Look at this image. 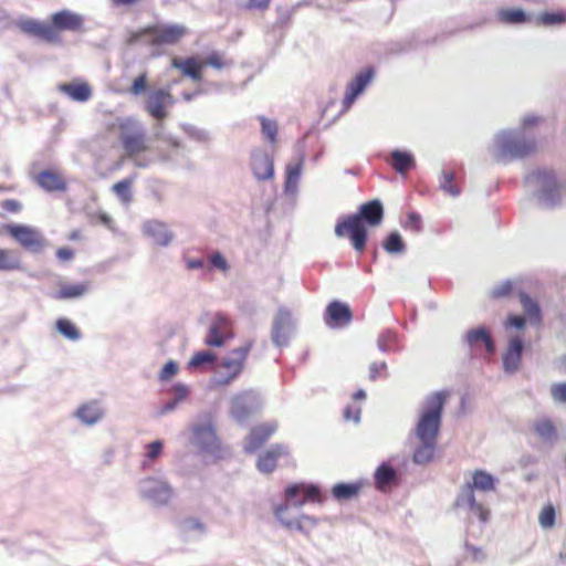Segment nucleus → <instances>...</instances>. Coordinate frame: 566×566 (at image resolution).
<instances>
[{"label": "nucleus", "mask_w": 566, "mask_h": 566, "mask_svg": "<svg viewBox=\"0 0 566 566\" xmlns=\"http://www.w3.org/2000/svg\"><path fill=\"white\" fill-rule=\"evenodd\" d=\"M496 482L497 480L491 473L484 470H475L472 473V481L461 486L454 502L455 506L468 511L476 516L482 524H485L490 518V511L476 501L474 490L482 492L494 491Z\"/></svg>", "instance_id": "20e7f679"}, {"label": "nucleus", "mask_w": 566, "mask_h": 566, "mask_svg": "<svg viewBox=\"0 0 566 566\" xmlns=\"http://www.w3.org/2000/svg\"><path fill=\"white\" fill-rule=\"evenodd\" d=\"M527 192L543 209H556L566 202V179L549 167H536L524 177Z\"/></svg>", "instance_id": "7ed1b4c3"}, {"label": "nucleus", "mask_w": 566, "mask_h": 566, "mask_svg": "<svg viewBox=\"0 0 566 566\" xmlns=\"http://www.w3.org/2000/svg\"><path fill=\"white\" fill-rule=\"evenodd\" d=\"M254 345L253 340H248L244 345L232 349L229 355L221 359L210 379V387L213 389L224 388L235 381L244 370V365L249 353Z\"/></svg>", "instance_id": "0eeeda50"}, {"label": "nucleus", "mask_w": 566, "mask_h": 566, "mask_svg": "<svg viewBox=\"0 0 566 566\" xmlns=\"http://www.w3.org/2000/svg\"><path fill=\"white\" fill-rule=\"evenodd\" d=\"M119 140L129 158H134L147 149L145 128L140 122L134 118H125L119 123Z\"/></svg>", "instance_id": "1a4fd4ad"}, {"label": "nucleus", "mask_w": 566, "mask_h": 566, "mask_svg": "<svg viewBox=\"0 0 566 566\" xmlns=\"http://www.w3.org/2000/svg\"><path fill=\"white\" fill-rule=\"evenodd\" d=\"M524 349L525 344L521 336H514L509 339L507 346L502 354L503 371L506 375H514L518 371Z\"/></svg>", "instance_id": "aec40b11"}, {"label": "nucleus", "mask_w": 566, "mask_h": 566, "mask_svg": "<svg viewBox=\"0 0 566 566\" xmlns=\"http://www.w3.org/2000/svg\"><path fill=\"white\" fill-rule=\"evenodd\" d=\"M446 401L444 391H434L424 398L412 430L418 440L438 441Z\"/></svg>", "instance_id": "39448f33"}, {"label": "nucleus", "mask_w": 566, "mask_h": 566, "mask_svg": "<svg viewBox=\"0 0 566 566\" xmlns=\"http://www.w3.org/2000/svg\"><path fill=\"white\" fill-rule=\"evenodd\" d=\"M526 325L525 317L521 315L510 314L504 323L505 328L513 327L515 329H523Z\"/></svg>", "instance_id": "680f3d73"}, {"label": "nucleus", "mask_w": 566, "mask_h": 566, "mask_svg": "<svg viewBox=\"0 0 566 566\" xmlns=\"http://www.w3.org/2000/svg\"><path fill=\"white\" fill-rule=\"evenodd\" d=\"M439 187L444 193L453 198L461 193L460 187L455 182V174L449 169H443L441 171L439 177Z\"/></svg>", "instance_id": "49530a36"}, {"label": "nucleus", "mask_w": 566, "mask_h": 566, "mask_svg": "<svg viewBox=\"0 0 566 566\" xmlns=\"http://www.w3.org/2000/svg\"><path fill=\"white\" fill-rule=\"evenodd\" d=\"M374 480L376 488L379 491H386L390 489L394 485H397L399 482V476L394 467H391L387 462L380 463L375 473H374Z\"/></svg>", "instance_id": "c756f323"}, {"label": "nucleus", "mask_w": 566, "mask_h": 566, "mask_svg": "<svg viewBox=\"0 0 566 566\" xmlns=\"http://www.w3.org/2000/svg\"><path fill=\"white\" fill-rule=\"evenodd\" d=\"M55 327L56 331L69 340L76 342L82 337L80 329L69 318H57L55 322Z\"/></svg>", "instance_id": "09e8293b"}, {"label": "nucleus", "mask_w": 566, "mask_h": 566, "mask_svg": "<svg viewBox=\"0 0 566 566\" xmlns=\"http://www.w3.org/2000/svg\"><path fill=\"white\" fill-rule=\"evenodd\" d=\"M22 262L17 251L0 248V272L19 271Z\"/></svg>", "instance_id": "79ce46f5"}, {"label": "nucleus", "mask_w": 566, "mask_h": 566, "mask_svg": "<svg viewBox=\"0 0 566 566\" xmlns=\"http://www.w3.org/2000/svg\"><path fill=\"white\" fill-rule=\"evenodd\" d=\"M34 181L45 192H64L67 190V182L64 177L54 170L44 169L40 171L35 177Z\"/></svg>", "instance_id": "393cba45"}, {"label": "nucleus", "mask_w": 566, "mask_h": 566, "mask_svg": "<svg viewBox=\"0 0 566 566\" xmlns=\"http://www.w3.org/2000/svg\"><path fill=\"white\" fill-rule=\"evenodd\" d=\"M217 354L211 350H199L196 352L190 360L188 361V368L196 370L212 366L217 363Z\"/></svg>", "instance_id": "c03bdc74"}, {"label": "nucleus", "mask_w": 566, "mask_h": 566, "mask_svg": "<svg viewBox=\"0 0 566 566\" xmlns=\"http://www.w3.org/2000/svg\"><path fill=\"white\" fill-rule=\"evenodd\" d=\"M556 512L553 505H546L541 511L538 522L543 528L553 527L555 524Z\"/></svg>", "instance_id": "4d7b16f0"}, {"label": "nucleus", "mask_w": 566, "mask_h": 566, "mask_svg": "<svg viewBox=\"0 0 566 566\" xmlns=\"http://www.w3.org/2000/svg\"><path fill=\"white\" fill-rule=\"evenodd\" d=\"M132 185L133 180L129 178H125L113 186V191L124 203H128L132 201Z\"/></svg>", "instance_id": "864d4df0"}, {"label": "nucleus", "mask_w": 566, "mask_h": 566, "mask_svg": "<svg viewBox=\"0 0 566 566\" xmlns=\"http://www.w3.org/2000/svg\"><path fill=\"white\" fill-rule=\"evenodd\" d=\"M146 452L144 454V460L142 461V468L144 470L149 469L151 465V462L157 460L161 454L164 450V442L163 440H154L145 446Z\"/></svg>", "instance_id": "8fccbe9b"}, {"label": "nucleus", "mask_w": 566, "mask_h": 566, "mask_svg": "<svg viewBox=\"0 0 566 566\" xmlns=\"http://www.w3.org/2000/svg\"><path fill=\"white\" fill-rule=\"evenodd\" d=\"M1 208L9 213H19L22 210V203L17 199H6L1 202Z\"/></svg>", "instance_id": "774afa93"}, {"label": "nucleus", "mask_w": 566, "mask_h": 566, "mask_svg": "<svg viewBox=\"0 0 566 566\" xmlns=\"http://www.w3.org/2000/svg\"><path fill=\"white\" fill-rule=\"evenodd\" d=\"M375 78V69L367 66L359 71L346 86L343 99V111H348L355 101L365 92L367 86Z\"/></svg>", "instance_id": "f3484780"}, {"label": "nucleus", "mask_w": 566, "mask_h": 566, "mask_svg": "<svg viewBox=\"0 0 566 566\" xmlns=\"http://www.w3.org/2000/svg\"><path fill=\"white\" fill-rule=\"evenodd\" d=\"M296 321L291 311L280 307L273 318L271 328V340L275 347H286L295 333Z\"/></svg>", "instance_id": "ddd939ff"}, {"label": "nucleus", "mask_w": 566, "mask_h": 566, "mask_svg": "<svg viewBox=\"0 0 566 566\" xmlns=\"http://www.w3.org/2000/svg\"><path fill=\"white\" fill-rule=\"evenodd\" d=\"M202 64L209 65L216 70H221L228 65H231L232 63L223 61L221 54L218 51H212L210 54H208Z\"/></svg>", "instance_id": "13d9d810"}, {"label": "nucleus", "mask_w": 566, "mask_h": 566, "mask_svg": "<svg viewBox=\"0 0 566 566\" xmlns=\"http://www.w3.org/2000/svg\"><path fill=\"white\" fill-rule=\"evenodd\" d=\"M285 501L286 503L280 504L274 510L275 517L280 521L282 525L285 526V523L279 516V511L282 509L284 511L283 517L285 520H297L295 516L290 515V507L293 506L295 509H301L306 502H323V496L321 494V490L315 484H306V483H294L290 484L285 489Z\"/></svg>", "instance_id": "6e6552de"}, {"label": "nucleus", "mask_w": 566, "mask_h": 566, "mask_svg": "<svg viewBox=\"0 0 566 566\" xmlns=\"http://www.w3.org/2000/svg\"><path fill=\"white\" fill-rule=\"evenodd\" d=\"M179 533L185 541H198L206 535L207 527L196 517H186L179 522Z\"/></svg>", "instance_id": "7c9ffc66"}, {"label": "nucleus", "mask_w": 566, "mask_h": 566, "mask_svg": "<svg viewBox=\"0 0 566 566\" xmlns=\"http://www.w3.org/2000/svg\"><path fill=\"white\" fill-rule=\"evenodd\" d=\"M462 342L467 347L473 352L478 350L481 347L484 348L485 353L489 355H494L496 350L495 340L492 336L491 329L485 325H478L472 328H469L462 335Z\"/></svg>", "instance_id": "dca6fc26"}, {"label": "nucleus", "mask_w": 566, "mask_h": 566, "mask_svg": "<svg viewBox=\"0 0 566 566\" xmlns=\"http://www.w3.org/2000/svg\"><path fill=\"white\" fill-rule=\"evenodd\" d=\"M182 130L193 140L207 143L210 140L209 132L191 124H181Z\"/></svg>", "instance_id": "6e6d98bb"}, {"label": "nucleus", "mask_w": 566, "mask_h": 566, "mask_svg": "<svg viewBox=\"0 0 566 566\" xmlns=\"http://www.w3.org/2000/svg\"><path fill=\"white\" fill-rule=\"evenodd\" d=\"M75 415L82 423L93 426L103 418L104 410L98 402L93 401L80 406Z\"/></svg>", "instance_id": "e433bc0d"}, {"label": "nucleus", "mask_w": 566, "mask_h": 566, "mask_svg": "<svg viewBox=\"0 0 566 566\" xmlns=\"http://www.w3.org/2000/svg\"><path fill=\"white\" fill-rule=\"evenodd\" d=\"M518 296L523 311L530 323L534 326H538L543 321L542 308L538 302L524 291H521Z\"/></svg>", "instance_id": "4c0bfd02"}, {"label": "nucleus", "mask_w": 566, "mask_h": 566, "mask_svg": "<svg viewBox=\"0 0 566 566\" xmlns=\"http://www.w3.org/2000/svg\"><path fill=\"white\" fill-rule=\"evenodd\" d=\"M230 403V417L241 426L247 424L250 417L262 408L261 396L253 389L234 394L231 397Z\"/></svg>", "instance_id": "9d476101"}, {"label": "nucleus", "mask_w": 566, "mask_h": 566, "mask_svg": "<svg viewBox=\"0 0 566 566\" xmlns=\"http://www.w3.org/2000/svg\"><path fill=\"white\" fill-rule=\"evenodd\" d=\"M233 337L231 318L222 312L216 313L205 337V344L209 347L220 348Z\"/></svg>", "instance_id": "4468645a"}, {"label": "nucleus", "mask_w": 566, "mask_h": 566, "mask_svg": "<svg viewBox=\"0 0 566 566\" xmlns=\"http://www.w3.org/2000/svg\"><path fill=\"white\" fill-rule=\"evenodd\" d=\"M209 263L212 268L221 271L228 270L229 265L224 256L220 252H214L209 258Z\"/></svg>", "instance_id": "0e129e2a"}, {"label": "nucleus", "mask_w": 566, "mask_h": 566, "mask_svg": "<svg viewBox=\"0 0 566 566\" xmlns=\"http://www.w3.org/2000/svg\"><path fill=\"white\" fill-rule=\"evenodd\" d=\"M276 429L277 423L275 421H270L253 427L245 440L244 451L248 453H254L259 448L263 446L265 441L270 439Z\"/></svg>", "instance_id": "b1692460"}, {"label": "nucleus", "mask_w": 566, "mask_h": 566, "mask_svg": "<svg viewBox=\"0 0 566 566\" xmlns=\"http://www.w3.org/2000/svg\"><path fill=\"white\" fill-rule=\"evenodd\" d=\"M90 290L91 284L88 282L62 284L60 289L52 294V298L57 301L78 300L86 295Z\"/></svg>", "instance_id": "473e14b6"}, {"label": "nucleus", "mask_w": 566, "mask_h": 566, "mask_svg": "<svg viewBox=\"0 0 566 566\" xmlns=\"http://www.w3.org/2000/svg\"><path fill=\"white\" fill-rule=\"evenodd\" d=\"M304 164V155L301 154L295 161H290L285 166V180H284V193L287 196H294L298 190V182L301 179Z\"/></svg>", "instance_id": "cd10ccee"}, {"label": "nucleus", "mask_w": 566, "mask_h": 566, "mask_svg": "<svg viewBox=\"0 0 566 566\" xmlns=\"http://www.w3.org/2000/svg\"><path fill=\"white\" fill-rule=\"evenodd\" d=\"M15 25L25 34L54 43L59 40V34L51 24L41 22L32 18H20L15 21Z\"/></svg>", "instance_id": "6ab92c4d"}, {"label": "nucleus", "mask_w": 566, "mask_h": 566, "mask_svg": "<svg viewBox=\"0 0 566 566\" xmlns=\"http://www.w3.org/2000/svg\"><path fill=\"white\" fill-rule=\"evenodd\" d=\"M382 248L389 254H400L406 251V243L398 231H391L385 238Z\"/></svg>", "instance_id": "de8ad7c7"}, {"label": "nucleus", "mask_w": 566, "mask_h": 566, "mask_svg": "<svg viewBox=\"0 0 566 566\" xmlns=\"http://www.w3.org/2000/svg\"><path fill=\"white\" fill-rule=\"evenodd\" d=\"M534 24L545 27L566 24V10L544 11L535 14Z\"/></svg>", "instance_id": "a19ab883"}, {"label": "nucleus", "mask_w": 566, "mask_h": 566, "mask_svg": "<svg viewBox=\"0 0 566 566\" xmlns=\"http://www.w3.org/2000/svg\"><path fill=\"white\" fill-rule=\"evenodd\" d=\"M7 233L27 252L41 253L46 244L43 233L31 226L10 223L6 226Z\"/></svg>", "instance_id": "9b49d317"}, {"label": "nucleus", "mask_w": 566, "mask_h": 566, "mask_svg": "<svg viewBox=\"0 0 566 566\" xmlns=\"http://www.w3.org/2000/svg\"><path fill=\"white\" fill-rule=\"evenodd\" d=\"M250 168L258 181L271 180L274 177V160L265 148H254L250 155Z\"/></svg>", "instance_id": "a211bd4d"}, {"label": "nucleus", "mask_w": 566, "mask_h": 566, "mask_svg": "<svg viewBox=\"0 0 566 566\" xmlns=\"http://www.w3.org/2000/svg\"><path fill=\"white\" fill-rule=\"evenodd\" d=\"M353 319V313L348 304L338 300L332 301L324 313V322L331 328L344 327Z\"/></svg>", "instance_id": "412c9836"}, {"label": "nucleus", "mask_w": 566, "mask_h": 566, "mask_svg": "<svg viewBox=\"0 0 566 566\" xmlns=\"http://www.w3.org/2000/svg\"><path fill=\"white\" fill-rule=\"evenodd\" d=\"M138 493L142 499L157 506L167 505L175 495L174 488L167 480L155 476L142 479L138 482Z\"/></svg>", "instance_id": "f8f14e48"}, {"label": "nucleus", "mask_w": 566, "mask_h": 566, "mask_svg": "<svg viewBox=\"0 0 566 566\" xmlns=\"http://www.w3.org/2000/svg\"><path fill=\"white\" fill-rule=\"evenodd\" d=\"M147 87V76L146 74H142L137 76L130 87V92L134 95H140L143 92L146 91Z\"/></svg>", "instance_id": "e2e57ef3"}, {"label": "nucleus", "mask_w": 566, "mask_h": 566, "mask_svg": "<svg viewBox=\"0 0 566 566\" xmlns=\"http://www.w3.org/2000/svg\"><path fill=\"white\" fill-rule=\"evenodd\" d=\"M365 484L367 481L364 480L336 483L332 488V496L338 502L352 500L358 495Z\"/></svg>", "instance_id": "72a5a7b5"}, {"label": "nucleus", "mask_w": 566, "mask_h": 566, "mask_svg": "<svg viewBox=\"0 0 566 566\" xmlns=\"http://www.w3.org/2000/svg\"><path fill=\"white\" fill-rule=\"evenodd\" d=\"M286 453V448L283 444H272L265 452L259 455L256 468L262 473H271L276 468V462L280 457Z\"/></svg>", "instance_id": "c85d7f7f"}, {"label": "nucleus", "mask_w": 566, "mask_h": 566, "mask_svg": "<svg viewBox=\"0 0 566 566\" xmlns=\"http://www.w3.org/2000/svg\"><path fill=\"white\" fill-rule=\"evenodd\" d=\"M59 91L67 95L72 101L78 103L87 102L92 97V88L85 82L63 83L59 85Z\"/></svg>", "instance_id": "f704fd0d"}, {"label": "nucleus", "mask_w": 566, "mask_h": 566, "mask_svg": "<svg viewBox=\"0 0 566 566\" xmlns=\"http://www.w3.org/2000/svg\"><path fill=\"white\" fill-rule=\"evenodd\" d=\"M174 104V97L169 91L159 88L149 93L146 101V111L157 120L167 117L166 107Z\"/></svg>", "instance_id": "5701e85b"}, {"label": "nucleus", "mask_w": 566, "mask_h": 566, "mask_svg": "<svg viewBox=\"0 0 566 566\" xmlns=\"http://www.w3.org/2000/svg\"><path fill=\"white\" fill-rule=\"evenodd\" d=\"M402 227L416 234L421 233L423 230L421 216L416 211L408 212L406 220L402 222Z\"/></svg>", "instance_id": "5fc2aeb1"}, {"label": "nucleus", "mask_w": 566, "mask_h": 566, "mask_svg": "<svg viewBox=\"0 0 566 566\" xmlns=\"http://www.w3.org/2000/svg\"><path fill=\"white\" fill-rule=\"evenodd\" d=\"M156 137L165 143L168 147H170L172 150H178L181 146L178 138L174 137L170 134H164V133H157Z\"/></svg>", "instance_id": "69168bd1"}, {"label": "nucleus", "mask_w": 566, "mask_h": 566, "mask_svg": "<svg viewBox=\"0 0 566 566\" xmlns=\"http://www.w3.org/2000/svg\"><path fill=\"white\" fill-rule=\"evenodd\" d=\"M551 394L556 402L566 403V382L554 384Z\"/></svg>", "instance_id": "052dcab7"}, {"label": "nucleus", "mask_w": 566, "mask_h": 566, "mask_svg": "<svg viewBox=\"0 0 566 566\" xmlns=\"http://www.w3.org/2000/svg\"><path fill=\"white\" fill-rule=\"evenodd\" d=\"M377 346L382 353L400 350L398 334L392 329H385L378 336Z\"/></svg>", "instance_id": "a18cd8bd"}, {"label": "nucleus", "mask_w": 566, "mask_h": 566, "mask_svg": "<svg viewBox=\"0 0 566 566\" xmlns=\"http://www.w3.org/2000/svg\"><path fill=\"white\" fill-rule=\"evenodd\" d=\"M419 442L413 450L412 461L418 465H423L433 460L438 441L419 440Z\"/></svg>", "instance_id": "58836bf2"}, {"label": "nucleus", "mask_w": 566, "mask_h": 566, "mask_svg": "<svg viewBox=\"0 0 566 566\" xmlns=\"http://www.w3.org/2000/svg\"><path fill=\"white\" fill-rule=\"evenodd\" d=\"M497 20L507 25H524L534 23L535 14L522 8H502L496 13Z\"/></svg>", "instance_id": "bb28decb"}, {"label": "nucleus", "mask_w": 566, "mask_h": 566, "mask_svg": "<svg viewBox=\"0 0 566 566\" xmlns=\"http://www.w3.org/2000/svg\"><path fill=\"white\" fill-rule=\"evenodd\" d=\"M541 120L542 117L528 114L522 118L520 126L499 130L490 147L493 159L506 165L533 155L536 151L537 142L531 128Z\"/></svg>", "instance_id": "f257e3e1"}, {"label": "nucleus", "mask_w": 566, "mask_h": 566, "mask_svg": "<svg viewBox=\"0 0 566 566\" xmlns=\"http://www.w3.org/2000/svg\"><path fill=\"white\" fill-rule=\"evenodd\" d=\"M143 232L153 239V241L160 247H168L174 240V233L169 230L168 226L159 220H147L143 224Z\"/></svg>", "instance_id": "a878e982"}, {"label": "nucleus", "mask_w": 566, "mask_h": 566, "mask_svg": "<svg viewBox=\"0 0 566 566\" xmlns=\"http://www.w3.org/2000/svg\"><path fill=\"white\" fill-rule=\"evenodd\" d=\"M384 219V206L379 199L359 206L355 213L340 218L335 226V235L348 237L353 249L361 253L368 240V227H377Z\"/></svg>", "instance_id": "f03ea898"}, {"label": "nucleus", "mask_w": 566, "mask_h": 566, "mask_svg": "<svg viewBox=\"0 0 566 566\" xmlns=\"http://www.w3.org/2000/svg\"><path fill=\"white\" fill-rule=\"evenodd\" d=\"M534 432L547 443H554L557 439V431L553 422L547 418L538 419L533 424Z\"/></svg>", "instance_id": "37998d69"}, {"label": "nucleus", "mask_w": 566, "mask_h": 566, "mask_svg": "<svg viewBox=\"0 0 566 566\" xmlns=\"http://www.w3.org/2000/svg\"><path fill=\"white\" fill-rule=\"evenodd\" d=\"M515 287V283L512 280L502 281L490 290L489 296L492 300H502L509 297Z\"/></svg>", "instance_id": "3c124183"}, {"label": "nucleus", "mask_w": 566, "mask_h": 566, "mask_svg": "<svg viewBox=\"0 0 566 566\" xmlns=\"http://www.w3.org/2000/svg\"><path fill=\"white\" fill-rule=\"evenodd\" d=\"M142 33L150 36L153 45H174L187 34V28L184 24H160L148 27Z\"/></svg>", "instance_id": "2eb2a0df"}, {"label": "nucleus", "mask_w": 566, "mask_h": 566, "mask_svg": "<svg viewBox=\"0 0 566 566\" xmlns=\"http://www.w3.org/2000/svg\"><path fill=\"white\" fill-rule=\"evenodd\" d=\"M282 512L284 513V511L281 509L279 511V516L282 518V521L285 523V527L289 530H296L301 533L307 534L317 525L318 522L316 517L305 514L297 517V520H285Z\"/></svg>", "instance_id": "ea45409f"}, {"label": "nucleus", "mask_w": 566, "mask_h": 566, "mask_svg": "<svg viewBox=\"0 0 566 566\" xmlns=\"http://www.w3.org/2000/svg\"><path fill=\"white\" fill-rule=\"evenodd\" d=\"M258 119L261 124V133L263 137L271 144L275 143L277 137V123L263 115H260Z\"/></svg>", "instance_id": "603ef678"}, {"label": "nucleus", "mask_w": 566, "mask_h": 566, "mask_svg": "<svg viewBox=\"0 0 566 566\" xmlns=\"http://www.w3.org/2000/svg\"><path fill=\"white\" fill-rule=\"evenodd\" d=\"M190 443L202 453L220 458L221 441L217 434L216 420L211 411H201L190 424Z\"/></svg>", "instance_id": "423d86ee"}, {"label": "nucleus", "mask_w": 566, "mask_h": 566, "mask_svg": "<svg viewBox=\"0 0 566 566\" xmlns=\"http://www.w3.org/2000/svg\"><path fill=\"white\" fill-rule=\"evenodd\" d=\"M178 371V364L175 360L167 361L160 373H159V380L160 381H167L171 379Z\"/></svg>", "instance_id": "bf43d9fd"}, {"label": "nucleus", "mask_w": 566, "mask_h": 566, "mask_svg": "<svg viewBox=\"0 0 566 566\" xmlns=\"http://www.w3.org/2000/svg\"><path fill=\"white\" fill-rule=\"evenodd\" d=\"M172 67L178 69L185 76H188L192 81H201V70L203 64L200 63L196 57L190 56L186 59L175 57L171 62Z\"/></svg>", "instance_id": "c9c22d12"}, {"label": "nucleus", "mask_w": 566, "mask_h": 566, "mask_svg": "<svg viewBox=\"0 0 566 566\" xmlns=\"http://www.w3.org/2000/svg\"><path fill=\"white\" fill-rule=\"evenodd\" d=\"M51 27L56 32H82L84 30V17L67 9L54 12L51 15Z\"/></svg>", "instance_id": "4be33fe9"}, {"label": "nucleus", "mask_w": 566, "mask_h": 566, "mask_svg": "<svg viewBox=\"0 0 566 566\" xmlns=\"http://www.w3.org/2000/svg\"><path fill=\"white\" fill-rule=\"evenodd\" d=\"M388 163L399 175L407 174L416 166L415 156L410 151L402 149L391 150Z\"/></svg>", "instance_id": "2f4dec72"}, {"label": "nucleus", "mask_w": 566, "mask_h": 566, "mask_svg": "<svg viewBox=\"0 0 566 566\" xmlns=\"http://www.w3.org/2000/svg\"><path fill=\"white\" fill-rule=\"evenodd\" d=\"M174 400L179 403L187 398L189 389L185 384L178 382L172 387Z\"/></svg>", "instance_id": "338daca9"}]
</instances>
